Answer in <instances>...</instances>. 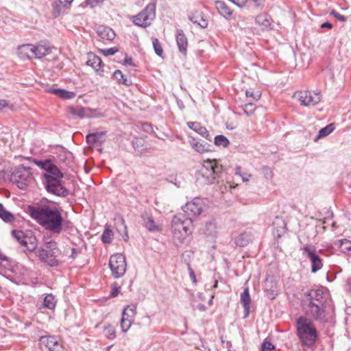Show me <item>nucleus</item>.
<instances>
[{
	"label": "nucleus",
	"instance_id": "nucleus-35",
	"mask_svg": "<svg viewBox=\"0 0 351 351\" xmlns=\"http://www.w3.org/2000/svg\"><path fill=\"white\" fill-rule=\"evenodd\" d=\"M44 306L49 309H53L56 306V300L53 295L47 294L43 301Z\"/></svg>",
	"mask_w": 351,
	"mask_h": 351
},
{
	"label": "nucleus",
	"instance_id": "nucleus-39",
	"mask_svg": "<svg viewBox=\"0 0 351 351\" xmlns=\"http://www.w3.org/2000/svg\"><path fill=\"white\" fill-rule=\"evenodd\" d=\"M112 238H113L112 231L106 228L102 234L101 241L104 243H111Z\"/></svg>",
	"mask_w": 351,
	"mask_h": 351
},
{
	"label": "nucleus",
	"instance_id": "nucleus-8",
	"mask_svg": "<svg viewBox=\"0 0 351 351\" xmlns=\"http://www.w3.org/2000/svg\"><path fill=\"white\" fill-rule=\"evenodd\" d=\"M302 308L306 316L321 322L326 321L325 304H315L313 302H303Z\"/></svg>",
	"mask_w": 351,
	"mask_h": 351
},
{
	"label": "nucleus",
	"instance_id": "nucleus-12",
	"mask_svg": "<svg viewBox=\"0 0 351 351\" xmlns=\"http://www.w3.org/2000/svg\"><path fill=\"white\" fill-rule=\"evenodd\" d=\"M203 210V203L202 199L199 198H195L190 202H187L184 206H183L184 214L187 218L196 217L199 216Z\"/></svg>",
	"mask_w": 351,
	"mask_h": 351
},
{
	"label": "nucleus",
	"instance_id": "nucleus-50",
	"mask_svg": "<svg viewBox=\"0 0 351 351\" xmlns=\"http://www.w3.org/2000/svg\"><path fill=\"white\" fill-rule=\"evenodd\" d=\"M105 0H86L85 3L90 8H94L97 6L99 3H102Z\"/></svg>",
	"mask_w": 351,
	"mask_h": 351
},
{
	"label": "nucleus",
	"instance_id": "nucleus-49",
	"mask_svg": "<svg viewBox=\"0 0 351 351\" xmlns=\"http://www.w3.org/2000/svg\"><path fill=\"white\" fill-rule=\"evenodd\" d=\"M101 51L104 56H108L114 55L116 52L118 51V49L116 47H112V48L101 49Z\"/></svg>",
	"mask_w": 351,
	"mask_h": 351
},
{
	"label": "nucleus",
	"instance_id": "nucleus-60",
	"mask_svg": "<svg viewBox=\"0 0 351 351\" xmlns=\"http://www.w3.org/2000/svg\"><path fill=\"white\" fill-rule=\"evenodd\" d=\"M71 252H72V254L70 255V256L72 258H75L76 255L78 254V250H77L75 248H71Z\"/></svg>",
	"mask_w": 351,
	"mask_h": 351
},
{
	"label": "nucleus",
	"instance_id": "nucleus-19",
	"mask_svg": "<svg viewBox=\"0 0 351 351\" xmlns=\"http://www.w3.org/2000/svg\"><path fill=\"white\" fill-rule=\"evenodd\" d=\"M187 125L190 129L193 130L196 133L204 137L206 139L210 141H211V136H210L208 131L204 126H202L199 123L189 121L187 122Z\"/></svg>",
	"mask_w": 351,
	"mask_h": 351
},
{
	"label": "nucleus",
	"instance_id": "nucleus-1",
	"mask_svg": "<svg viewBox=\"0 0 351 351\" xmlns=\"http://www.w3.org/2000/svg\"><path fill=\"white\" fill-rule=\"evenodd\" d=\"M31 217L45 230L54 235H59L63 230V218L56 207L49 206H29Z\"/></svg>",
	"mask_w": 351,
	"mask_h": 351
},
{
	"label": "nucleus",
	"instance_id": "nucleus-42",
	"mask_svg": "<svg viewBox=\"0 0 351 351\" xmlns=\"http://www.w3.org/2000/svg\"><path fill=\"white\" fill-rule=\"evenodd\" d=\"M125 313L128 314L130 317L134 319L136 314V304H130L128 305L123 311Z\"/></svg>",
	"mask_w": 351,
	"mask_h": 351
},
{
	"label": "nucleus",
	"instance_id": "nucleus-45",
	"mask_svg": "<svg viewBox=\"0 0 351 351\" xmlns=\"http://www.w3.org/2000/svg\"><path fill=\"white\" fill-rule=\"evenodd\" d=\"M133 322L129 320H125L124 319H121L120 327L121 328L122 332H126L130 328Z\"/></svg>",
	"mask_w": 351,
	"mask_h": 351
},
{
	"label": "nucleus",
	"instance_id": "nucleus-52",
	"mask_svg": "<svg viewBox=\"0 0 351 351\" xmlns=\"http://www.w3.org/2000/svg\"><path fill=\"white\" fill-rule=\"evenodd\" d=\"M330 15L334 16L337 19L340 21H343L346 20L343 16L339 14L337 12L332 10L330 12Z\"/></svg>",
	"mask_w": 351,
	"mask_h": 351
},
{
	"label": "nucleus",
	"instance_id": "nucleus-37",
	"mask_svg": "<svg viewBox=\"0 0 351 351\" xmlns=\"http://www.w3.org/2000/svg\"><path fill=\"white\" fill-rule=\"evenodd\" d=\"M215 144L217 146L227 147L229 145V141L225 136L218 135L215 138Z\"/></svg>",
	"mask_w": 351,
	"mask_h": 351
},
{
	"label": "nucleus",
	"instance_id": "nucleus-26",
	"mask_svg": "<svg viewBox=\"0 0 351 351\" xmlns=\"http://www.w3.org/2000/svg\"><path fill=\"white\" fill-rule=\"evenodd\" d=\"M69 7V5H66V2H64L62 0H56L52 3V14L53 16L56 18L60 16L61 14L64 12V11Z\"/></svg>",
	"mask_w": 351,
	"mask_h": 351
},
{
	"label": "nucleus",
	"instance_id": "nucleus-36",
	"mask_svg": "<svg viewBox=\"0 0 351 351\" xmlns=\"http://www.w3.org/2000/svg\"><path fill=\"white\" fill-rule=\"evenodd\" d=\"M335 128L332 124H329L326 127L322 128L318 133L317 136L315 138V141H317L319 138H324L329 135L333 130Z\"/></svg>",
	"mask_w": 351,
	"mask_h": 351
},
{
	"label": "nucleus",
	"instance_id": "nucleus-10",
	"mask_svg": "<svg viewBox=\"0 0 351 351\" xmlns=\"http://www.w3.org/2000/svg\"><path fill=\"white\" fill-rule=\"evenodd\" d=\"M12 178L17 183L18 186L23 189L27 185V183L32 180V168L19 165L12 173Z\"/></svg>",
	"mask_w": 351,
	"mask_h": 351
},
{
	"label": "nucleus",
	"instance_id": "nucleus-63",
	"mask_svg": "<svg viewBox=\"0 0 351 351\" xmlns=\"http://www.w3.org/2000/svg\"><path fill=\"white\" fill-rule=\"evenodd\" d=\"M0 260L1 261H6L7 260V257L1 252H0Z\"/></svg>",
	"mask_w": 351,
	"mask_h": 351
},
{
	"label": "nucleus",
	"instance_id": "nucleus-20",
	"mask_svg": "<svg viewBox=\"0 0 351 351\" xmlns=\"http://www.w3.org/2000/svg\"><path fill=\"white\" fill-rule=\"evenodd\" d=\"M176 43L178 47L179 51L184 55L186 54L187 52V47H188V40L183 33V31L181 29L177 30L176 33Z\"/></svg>",
	"mask_w": 351,
	"mask_h": 351
},
{
	"label": "nucleus",
	"instance_id": "nucleus-51",
	"mask_svg": "<svg viewBox=\"0 0 351 351\" xmlns=\"http://www.w3.org/2000/svg\"><path fill=\"white\" fill-rule=\"evenodd\" d=\"M120 292V287L117 286V285H113L112 286L110 295L112 297H116Z\"/></svg>",
	"mask_w": 351,
	"mask_h": 351
},
{
	"label": "nucleus",
	"instance_id": "nucleus-2",
	"mask_svg": "<svg viewBox=\"0 0 351 351\" xmlns=\"http://www.w3.org/2000/svg\"><path fill=\"white\" fill-rule=\"evenodd\" d=\"M35 163L46 171L43 174V183L49 193L60 197L69 195V191L63 185L62 180L64 175L57 166L50 160H38Z\"/></svg>",
	"mask_w": 351,
	"mask_h": 351
},
{
	"label": "nucleus",
	"instance_id": "nucleus-57",
	"mask_svg": "<svg viewBox=\"0 0 351 351\" xmlns=\"http://www.w3.org/2000/svg\"><path fill=\"white\" fill-rule=\"evenodd\" d=\"M121 319H124L125 320H129V321H131V322H134V319H133L132 317H130V315H128V314L125 313V312H122V317H121Z\"/></svg>",
	"mask_w": 351,
	"mask_h": 351
},
{
	"label": "nucleus",
	"instance_id": "nucleus-14",
	"mask_svg": "<svg viewBox=\"0 0 351 351\" xmlns=\"http://www.w3.org/2000/svg\"><path fill=\"white\" fill-rule=\"evenodd\" d=\"M67 112L73 119L92 117V111L90 108L80 106L74 107L70 106L67 108Z\"/></svg>",
	"mask_w": 351,
	"mask_h": 351
},
{
	"label": "nucleus",
	"instance_id": "nucleus-44",
	"mask_svg": "<svg viewBox=\"0 0 351 351\" xmlns=\"http://www.w3.org/2000/svg\"><path fill=\"white\" fill-rule=\"evenodd\" d=\"M235 243L239 246H245L248 243V239L245 234H242L236 238Z\"/></svg>",
	"mask_w": 351,
	"mask_h": 351
},
{
	"label": "nucleus",
	"instance_id": "nucleus-21",
	"mask_svg": "<svg viewBox=\"0 0 351 351\" xmlns=\"http://www.w3.org/2000/svg\"><path fill=\"white\" fill-rule=\"evenodd\" d=\"M143 218V225L149 231H160L161 230V226L160 224L156 223L153 219V217L147 214L143 215L142 216Z\"/></svg>",
	"mask_w": 351,
	"mask_h": 351
},
{
	"label": "nucleus",
	"instance_id": "nucleus-31",
	"mask_svg": "<svg viewBox=\"0 0 351 351\" xmlns=\"http://www.w3.org/2000/svg\"><path fill=\"white\" fill-rule=\"evenodd\" d=\"M112 77L116 82L120 84H123L127 86L132 85L131 80L128 79L121 71L116 70L112 75Z\"/></svg>",
	"mask_w": 351,
	"mask_h": 351
},
{
	"label": "nucleus",
	"instance_id": "nucleus-15",
	"mask_svg": "<svg viewBox=\"0 0 351 351\" xmlns=\"http://www.w3.org/2000/svg\"><path fill=\"white\" fill-rule=\"evenodd\" d=\"M40 341L42 344L45 345L50 351H61L62 349L60 341L56 337H42Z\"/></svg>",
	"mask_w": 351,
	"mask_h": 351
},
{
	"label": "nucleus",
	"instance_id": "nucleus-16",
	"mask_svg": "<svg viewBox=\"0 0 351 351\" xmlns=\"http://www.w3.org/2000/svg\"><path fill=\"white\" fill-rule=\"evenodd\" d=\"M306 297L303 302H313L315 304H324V292L322 289H311L306 294Z\"/></svg>",
	"mask_w": 351,
	"mask_h": 351
},
{
	"label": "nucleus",
	"instance_id": "nucleus-46",
	"mask_svg": "<svg viewBox=\"0 0 351 351\" xmlns=\"http://www.w3.org/2000/svg\"><path fill=\"white\" fill-rule=\"evenodd\" d=\"M245 95L247 97H252V100L258 101L261 96V93L260 91L254 92L251 90H246Z\"/></svg>",
	"mask_w": 351,
	"mask_h": 351
},
{
	"label": "nucleus",
	"instance_id": "nucleus-29",
	"mask_svg": "<svg viewBox=\"0 0 351 351\" xmlns=\"http://www.w3.org/2000/svg\"><path fill=\"white\" fill-rule=\"evenodd\" d=\"M215 5L221 15H222L227 20L230 19L232 12L231 9L226 4L225 2L217 1L215 3Z\"/></svg>",
	"mask_w": 351,
	"mask_h": 351
},
{
	"label": "nucleus",
	"instance_id": "nucleus-25",
	"mask_svg": "<svg viewBox=\"0 0 351 351\" xmlns=\"http://www.w3.org/2000/svg\"><path fill=\"white\" fill-rule=\"evenodd\" d=\"M241 303L242 304L245 310V317H247L249 315L251 298L250 295L249 289L245 288L243 293L241 294Z\"/></svg>",
	"mask_w": 351,
	"mask_h": 351
},
{
	"label": "nucleus",
	"instance_id": "nucleus-62",
	"mask_svg": "<svg viewBox=\"0 0 351 351\" xmlns=\"http://www.w3.org/2000/svg\"><path fill=\"white\" fill-rule=\"evenodd\" d=\"M136 25H138L141 27H147L150 23H135Z\"/></svg>",
	"mask_w": 351,
	"mask_h": 351
},
{
	"label": "nucleus",
	"instance_id": "nucleus-5",
	"mask_svg": "<svg viewBox=\"0 0 351 351\" xmlns=\"http://www.w3.org/2000/svg\"><path fill=\"white\" fill-rule=\"evenodd\" d=\"M222 167L219 165L216 160H205L196 173L197 181L200 184H213L221 172Z\"/></svg>",
	"mask_w": 351,
	"mask_h": 351
},
{
	"label": "nucleus",
	"instance_id": "nucleus-23",
	"mask_svg": "<svg viewBox=\"0 0 351 351\" xmlns=\"http://www.w3.org/2000/svg\"><path fill=\"white\" fill-rule=\"evenodd\" d=\"M47 92L54 94L62 99H71L76 95L75 93L62 88H49Z\"/></svg>",
	"mask_w": 351,
	"mask_h": 351
},
{
	"label": "nucleus",
	"instance_id": "nucleus-24",
	"mask_svg": "<svg viewBox=\"0 0 351 351\" xmlns=\"http://www.w3.org/2000/svg\"><path fill=\"white\" fill-rule=\"evenodd\" d=\"M51 52V49L45 44L39 43L33 49L34 58H41Z\"/></svg>",
	"mask_w": 351,
	"mask_h": 351
},
{
	"label": "nucleus",
	"instance_id": "nucleus-27",
	"mask_svg": "<svg viewBox=\"0 0 351 351\" xmlns=\"http://www.w3.org/2000/svg\"><path fill=\"white\" fill-rule=\"evenodd\" d=\"M189 143L193 149L198 153H204L209 151V145L208 143H202L198 141L196 138L189 136Z\"/></svg>",
	"mask_w": 351,
	"mask_h": 351
},
{
	"label": "nucleus",
	"instance_id": "nucleus-59",
	"mask_svg": "<svg viewBox=\"0 0 351 351\" xmlns=\"http://www.w3.org/2000/svg\"><path fill=\"white\" fill-rule=\"evenodd\" d=\"M189 275H190V278L193 280V282L194 283H196L197 282V280H196V277H195V273L192 270V269H191V268H190V274H189Z\"/></svg>",
	"mask_w": 351,
	"mask_h": 351
},
{
	"label": "nucleus",
	"instance_id": "nucleus-47",
	"mask_svg": "<svg viewBox=\"0 0 351 351\" xmlns=\"http://www.w3.org/2000/svg\"><path fill=\"white\" fill-rule=\"evenodd\" d=\"M274 350V346L267 339H265L261 345L262 351H273Z\"/></svg>",
	"mask_w": 351,
	"mask_h": 351
},
{
	"label": "nucleus",
	"instance_id": "nucleus-41",
	"mask_svg": "<svg viewBox=\"0 0 351 351\" xmlns=\"http://www.w3.org/2000/svg\"><path fill=\"white\" fill-rule=\"evenodd\" d=\"M13 237L21 245L23 240H25L27 235H25L23 231L21 230H13L12 232Z\"/></svg>",
	"mask_w": 351,
	"mask_h": 351
},
{
	"label": "nucleus",
	"instance_id": "nucleus-34",
	"mask_svg": "<svg viewBox=\"0 0 351 351\" xmlns=\"http://www.w3.org/2000/svg\"><path fill=\"white\" fill-rule=\"evenodd\" d=\"M104 335L109 339H114L116 337V329L112 324H107L104 326L103 330Z\"/></svg>",
	"mask_w": 351,
	"mask_h": 351
},
{
	"label": "nucleus",
	"instance_id": "nucleus-58",
	"mask_svg": "<svg viewBox=\"0 0 351 351\" xmlns=\"http://www.w3.org/2000/svg\"><path fill=\"white\" fill-rule=\"evenodd\" d=\"M264 171L267 178H271L272 177V172L269 168H264Z\"/></svg>",
	"mask_w": 351,
	"mask_h": 351
},
{
	"label": "nucleus",
	"instance_id": "nucleus-48",
	"mask_svg": "<svg viewBox=\"0 0 351 351\" xmlns=\"http://www.w3.org/2000/svg\"><path fill=\"white\" fill-rule=\"evenodd\" d=\"M236 175L240 176L243 182L249 181L250 178L252 176L250 174L247 173H241V167H237L235 169Z\"/></svg>",
	"mask_w": 351,
	"mask_h": 351
},
{
	"label": "nucleus",
	"instance_id": "nucleus-32",
	"mask_svg": "<svg viewBox=\"0 0 351 351\" xmlns=\"http://www.w3.org/2000/svg\"><path fill=\"white\" fill-rule=\"evenodd\" d=\"M274 229H276L278 235L279 236L280 233H282L286 228V223L285 221L280 217H276L275 219L272 223Z\"/></svg>",
	"mask_w": 351,
	"mask_h": 351
},
{
	"label": "nucleus",
	"instance_id": "nucleus-55",
	"mask_svg": "<svg viewBox=\"0 0 351 351\" xmlns=\"http://www.w3.org/2000/svg\"><path fill=\"white\" fill-rule=\"evenodd\" d=\"M256 7L262 8L265 4V0H252Z\"/></svg>",
	"mask_w": 351,
	"mask_h": 351
},
{
	"label": "nucleus",
	"instance_id": "nucleus-13",
	"mask_svg": "<svg viewBox=\"0 0 351 351\" xmlns=\"http://www.w3.org/2000/svg\"><path fill=\"white\" fill-rule=\"evenodd\" d=\"M156 17V3L151 2L147 5V6L139 14L130 16V19L132 20V22H138V21H143L146 22L147 21H153Z\"/></svg>",
	"mask_w": 351,
	"mask_h": 351
},
{
	"label": "nucleus",
	"instance_id": "nucleus-43",
	"mask_svg": "<svg viewBox=\"0 0 351 351\" xmlns=\"http://www.w3.org/2000/svg\"><path fill=\"white\" fill-rule=\"evenodd\" d=\"M255 108H255L254 105L252 102L245 104L243 106V112L247 116L252 115L254 112Z\"/></svg>",
	"mask_w": 351,
	"mask_h": 351
},
{
	"label": "nucleus",
	"instance_id": "nucleus-28",
	"mask_svg": "<svg viewBox=\"0 0 351 351\" xmlns=\"http://www.w3.org/2000/svg\"><path fill=\"white\" fill-rule=\"evenodd\" d=\"M21 245L29 252H34L37 248L38 240L35 236H27Z\"/></svg>",
	"mask_w": 351,
	"mask_h": 351
},
{
	"label": "nucleus",
	"instance_id": "nucleus-54",
	"mask_svg": "<svg viewBox=\"0 0 351 351\" xmlns=\"http://www.w3.org/2000/svg\"><path fill=\"white\" fill-rule=\"evenodd\" d=\"M123 64L125 65H130V66H134L133 63V60L132 58L125 56V58L123 61Z\"/></svg>",
	"mask_w": 351,
	"mask_h": 351
},
{
	"label": "nucleus",
	"instance_id": "nucleus-64",
	"mask_svg": "<svg viewBox=\"0 0 351 351\" xmlns=\"http://www.w3.org/2000/svg\"><path fill=\"white\" fill-rule=\"evenodd\" d=\"M348 285H349L350 289L351 290V278L348 280Z\"/></svg>",
	"mask_w": 351,
	"mask_h": 351
},
{
	"label": "nucleus",
	"instance_id": "nucleus-3",
	"mask_svg": "<svg viewBox=\"0 0 351 351\" xmlns=\"http://www.w3.org/2000/svg\"><path fill=\"white\" fill-rule=\"evenodd\" d=\"M171 230L177 245L186 243L193 231V219L187 218L184 213L176 214L172 219Z\"/></svg>",
	"mask_w": 351,
	"mask_h": 351
},
{
	"label": "nucleus",
	"instance_id": "nucleus-7",
	"mask_svg": "<svg viewBox=\"0 0 351 351\" xmlns=\"http://www.w3.org/2000/svg\"><path fill=\"white\" fill-rule=\"evenodd\" d=\"M302 254L311 262V271L315 273L323 267V261L319 255L321 251H317L313 245L306 244L300 249Z\"/></svg>",
	"mask_w": 351,
	"mask_h": 351
},
{
	"label": "nucleus",
	"instance_id": "nucleus-56",
	"mask_svg": "<svg viewBox=\"0 0 351 351\" xmlns=\"http://www.w3.org/2000/svg\"><path fill=\"white\" fill-rule=\"evenodd\" d=\"M8 106V102L5 99H0V110Z\"/></svg>",
	"mask_w": 351,
	"mask_h": 351
},
{
	"label": "nucleus",
	"instance_id": "nucleus-22",
	"mask_svg": "<svg viewBox=\"0 0 351 351\" xmlns=\"http://www.w3.org/2000/svg\"><path fill=\"white\" fill-rule=\"evenodd\" d=\"M86 64L88 66H91L96 72L99 73V75H101V73H99L100 69L104 64L101 58L99 56L93 53H89L88 55V60Z\"/></svg>",
	"mask_w": 351,
	"mask_h": 351
},
{
	"label": "nucleus",
	"instance_id": "nucleus-38",
	"mask_svg": "<svg viewBox=\"0 0 351 351\" xmlns=\"http://www.w3.org/2000/svg\"><path fill=\"white\" fill-rule=\"evenodd\" d=\"M152 45L155 53L160 57L163 55V49L158 38H152Z\"/></svg>",
	"mask_w": 351,
	"mask_h": 351
},
{
	"label": "nucleus",
	"instance_id": "nucleus-40",
	"mask_svg": "<svg viewBox=\"0 0 351 351\" xmlns=\"http://www.w3.org/2000/svg\"><path fill=\"white\" fill-rule=\"evenodd\" d=\"M103 134L93 133L86 136V141L88 144L94 145L99 141V138Z\"/></svg>",
	"mask_w": 351,
	"mask_h": 351
},
{
	"label": "nucleus",
	"instance_id": "nucleus-30",
	"mask_svg": "<svg viewBox=\"0 0 351 351\" xmlns=\"http://www.w3.org/2000/svg\"><path fill=\"white\" fill-rule=\"evenodd\" d=\"M335 245L343 254L351 256V241L346 239H340L335 242Z\"/></svg>",
	"mask_w": 351,
	"mask_h": 351
},
{
	"label": "nucleus",
	"instance_id": "nucleus-17",
	"mask_svg": "<svg viewBox=\"0 0 351 351\" xmlns=\"http://www.w3.org/2000/svg\"><path fill=\"white\" fill-rule=\"evenodd\" d=\"M97 34L101 40H112L115 37V33L114 30L106 25H99L97 27Z\"/></svg>",
	"mask_w": 351,
	"mask_h": 351
},
{
	"label": "nucleus",
	"instance_id": "nucleus-4",
	"mask_svg": "<svg viewBox=\"0 0 351 351\" xmlns=\"http://www.w3.org/2000/svg\"><path fill=\"white\" fill-rule=\"evenodd\" d=\"M298 336L302 343L311 346L317 337L316 328L312 321L304 316H300L296 321Z\"/></svg>",
	"mask_w": 351,
	"mask_h": 351
},
{
	"label": "nucleus",
	"instance_id": "nucleus-61",
	"mask_svg": "<svg viewBox=\"0 0 351 351\" xmlns=\"http://www.w3.org/2000/svg\"><path fill=\"white\" fill-rule=\"evenodd\" d=\"M321 27L331 29L332 27V23H322Z\"/></svg>",
	"mask_w": 351,
	"mask_h": 351
},
{
	"label": "nucleus",
	"instance_id": "nucleus-9",
	"mask_svg": "<svg viewBox=\"0 0 351 351\" xmlns=\"http://www.w3.org/2000/svg\"><path fill=\"white\" fill-rule=\"evenodd\" d=\"M109 266L114 278L122 277L125 274L127 267L125 257L120 253L112 255L109 260Z\"/></svg>",
	"mask_w": 351,
	"mask_h": 351
},
{
	"label": "nucleus",
	"instance_id": "nucleus-6",
	"mask_svg": "<svg viewBox=\"0 0 351 351\" xmlns=\"http://www.w3.org/2000/svg\"><path fill=\"white\" fill-rule=\"evenodd\" d=\"M36 253L41 261L49 266H56L58 264L57 258L60 254V250L55 241L46 239Z\"/></svg>",
	"mask_w": 351,
	"mask_h": 351
},
{
	"label": "nucleus",
	"instance_id": "nucleus-18",
	"mask_svg": "<svg viewBox=\"0 0 351 351\" xmlns=\"http://www.w3.org/2000/svg\"><path fill=\"white\" fill-rule=\"evenodd\" d=\"M33 49H34V45H22L17 48V54L23 60L32 59L34 58Z\"/></svg>",
	"mask_w": 351,
	"mask_h": 351
},
{
	"label": "nucleus",
	"instance_id": "nucleus-33",
	"mask_svg": "<svg viewBox=\"0 0 351 351\" xmlns=\"http://www.w3.org/2000/svg\"><path fill=\"white\" fill-rule=\"evenodd\" d=\"M0 218L5 222H11L14 221V215L3 207L2 204H0Z\"/></svg>",
	"mask_w": 351,
	"mask_h": 351
},
{
	"label": "nucleus",
	"instance_id": "nucleus-11",
	"mask_svg": "<svg viewBox=\"0 0 351 351\" xmlns=\"http://www.w3.org/2000/svg\"><path fill=\"white\" fill-rule=\"evenodd\" d=\"M300 104L304 106H315L321 101L319 93H311L308 90L298 91L295 93Z\"/></svg>",
	"mask_w": 351,
	"mask_h": 351
},
{
	"label": "nucleus",
	"instance_id": "nucleus-53",
	"mask_svg": "<svg viewBox=\"0 0 351 351\" xmlns=\"http://www.w3.org/2000/svg\"><path fill=\"white\" fill-rule=\"evenodd\" d=\"M230 1L239 7H243L247 2V0H230Z\"/></svg>",
	"mask_w": 351,
	"mask_h": 351
}]
</instances>
